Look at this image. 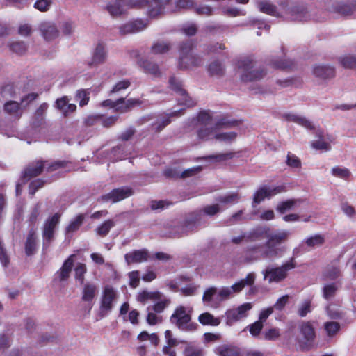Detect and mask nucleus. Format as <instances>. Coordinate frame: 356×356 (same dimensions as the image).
I'll list each match as a JSON object with an SVG mask.
<instances>
[{
    "mask_svg": "<svg viewBox=\"0 0 356 356\" xmlns=\"http://www.w3.org/2000/svg\"><path fill=\"white\" fill-rule=\"evenodd\" d=\"M84 216L83 214L78 215L76 218L70 222L69 225L65 229L66 234H70L77 231L81 225L83 224Z\"/></svg>",
    "mask_w": 356,
    "mask_h": 356,
    "instance_id": "48",
    "label": "nucleus"
},
{
    "mask_svg": "<svg viewBox=\"0 0 356 356\" xmlns=\"http://www.w3.org/2000/svg\"><path fill=\"white\" fill-rule=\"evenodd\" d=\"M327 312L332 319L341 320L346 323H350L353 321V318L347 316V311L343 310L334 305H330L327 307Z\"/></svg>",
    "mask_w": 356,
    "mask_h": 356,
    "instance_id": "27",
    "label": "nucleus"
},
{
    "mask_svg": "<svg viewBox=\"0 0 356 356\" xmlns=\"http://www.w3.org/2000/svg\"><path fill=\"white\" fill-rule=\"evenodd\" d=\"M281 6L292 20L302 21L308 16V9L305 4H297L287 8L286 3H282Z\"/></svg>",
    "mask_w": 356,
    "mask_h": 356,
    "instance_id": "19",
    "label": "nucleus"
},
{
    "mask_svg": "<svg viewBox=\"0 0 356 356\" xmlns=\"http://www.w3.org/2000/svg\"><path fill=\"white\" fill-rule=\"evenodd\" d=\"M63 165V163L61 161L55 162L50 165L44 164L42 161H37L27 166L24 170L23 177L24 179H29L40 175L44 168H46L48 172H52L62 167Z\"/></svg>",
    "mask_w": 356,
    "mask_h": 356,
    "instance_id": "15",
    "label": "nucleus"
},
{
    "mask_svg": "<svg viewBox=\"0 0 356 356\" xmlns=\"http://www.w3.org/2000/svg\"><path fill=\"white\" fill-rule=\"evenodd\" d=\"M230 298V291L228 286L217 288L211 286L205 290L202 301L211 306H218L220 302Z\"/></svg>",
    "mask_w": 356,
    "mask_h": 356,
    "instance_id": "9",
    "label": "nucleus"
},
{
    "mask_svg": "<svg viewBox=\"0 0 356 356\" xmlns=\"http://www.w3.org/2000/svg\"><path fill=\"white\" fill-rule=\"evenodd\" d=\"M138 64L146 73L150 74L155 77H159L161 74L158 65L147 59L141 58L138 61Z\"/></svg>",
    "mask_w": 356,
    "mask_h": 356,
    "instance_id": "37",
    "label": "nucleus"
},
{
    "mask_svg": "<svg viewBox=\"0 0 356 356\" xmlns=\"http://www.w3.org/2000/svg\"><path fill=\"white\" fill-rule=\"evenodd\" d=\"M75 30V24L71 20H63L59 23V31L63 35L70 36Z\"/></svg>",
    "mask_w": 356,
    "mask_h": 356,
    "instance_id": "45",
    "label": "nucleus"
},
{
    "mask_svg": "<svg viewBox=\"0 0 356 356\" xmlns=\"http://www.w3.org/2000/svg\"><path fill=\"white\" fill-rule=\"evenodd\" d=\"M60 215L58 213H55L46 220L42 230L44 248H47L50 245L51 241L54 240V232L57 225L60 222Z\"/></svg>",
    "mask_w": 356,
    "mask_h": 356,
    "instance_id": "16",
    "label": "nucleus"
},
{
    "mask_svg": "<svg viewBox=\"0 0 356 356\" xmlns=\"http://www.w3.org/2000/svg\"><path fill=\"white\" fill-rule=\"evenodd\" d=\"M234 155H235L234 152H229L224 153V154H215V155H210V156L204 157V159H211L216 162H220V161L231 159L234 156Z\"/></svg>",
    "mask_w": 356,
    "mask_h": 356,
    "instance_id": "59",
    "label": "nucleus"
},
{
    "mask_svg": "<svg viewBox=\"0 0 356 356\" xmlns=\"http://www.w3.org/2000/svg\"><path fill=\"white\" fill-rule=\"evenodd\" d=\"M290 235V231L286 229H276L274 231L270 229L268 235H266L267 240L264 245L272 259L282 255L285 248L282 245L288 241Z\"/></svg>",
    "mask_w": 356,
    "mask_h": 356,
    "instance_id": "3",
    "label": "nucleus"
},
{
    "mask_svg": "<svg viewBox=\"0 0 356 356\" xmlns=\"http://www.w3.org/2000/svg\"><path fill=\"white\" fill-rule=\"evenodd\" d=\"M273 68L276 69H289L291 68L293 66V62L291 60H277V59H273L270 61V63Z\"/></svg>",
    "mask_w": 356,
    "mask_h": 356,
    "instance_id": "55",
    "label": "nucleus"
},
{
    "mask_svg": "<svg viewBox=\"0 0 356 356\" xmlns=\"http://www.w3.org/2000/svg\"><path fill=\"white\" fill-rule=\"evenodd\" d=\"M15 94V88L12 84H7L3 86L0 91L1 96L6 100L13 97Z\"/></svg>",
    "mask_w": 356,
    "mask_h": 356,
    "instance_id": "62",
    "label": "nucleus"
},
{
    "mask_svg": "<svg viewBox=\"0 0 356 356\" xmlns=\"http://www.w3.org/2000/svg\"><path fill=\"white\" fill-rule=\"evenodd\" d=\"M146 310L147 313L146 321L149 325H155L162 322V316L154 312L149 306L147 307Z\"/></svg>",
    "mask_w": 356,
    "mask_h": 356,
    "instance_id": "49",
    "label": "nucleus"
},
{
    "mask_svg": "<svg viewBox=\"0 0 356 356\" xmlns=\"http://www.w3.org/2000/svg\"><path fill=\"white\" fill-rule=\"evenodd\" d=\"M212 116L210 111H202L197 116V136L202 140H209L215 138L216 129H229L235 127L240 124L241 121L228 118H222L216 122L214 124L211 123Z\"/></svg>",
    "mask_w": 356,
    "mask_h": 356,
    "instance_id": "2",
    "label": "nucleus"
},
{
    "mask_svg": "<svg viewBox=\"0 0 356 356\" xmlns=\"http://www.w3.org/2000/svg\"><path fill=\"white\" fill-rule=\"evenodd\" d=\"M153 305L149 306L151 309L154 310V312L157 314H160L163 312L165 308H167L170 304V299L163 296L161 293L159 296V298L156 299V302H154Z\"/></svg>",
    "mask_w": 356,
    "mask_h": 356,
    "instance_id": "43",
    "label": "nucleus"
},
{
    "mask_svg": "<svg viewBox=\"0 0 356 356\" xmlns=\"http://www.w3.org/2000/svg\"><path fill=\"white\" fill-rule=\"evenodd\" d=\"M280 330L276 327L266 330L263 333L264 339L268 341H276L280 338Z\"/></svg>",
    "mask_w": 356,
    "mask_h": 356,
    "instance_id": "57",
    "label": "nucleus"
},
{
    "mask_svg": "<svg viewBox=\"0 0 356 356\" xmlns=\"http://www.w3.org/2000/svg\"><path fill=\"white\" fill-rule=\"evenodd\" d=\"M270 231V227L267 226H259L246 232L247 241H256L262 239L264 237L266 238V235Z\"/></svg>",
    "mask_w": 356,
    "mask_h": 356,
    "instance_id": "34",
    "label": "nucleus"
},
{
    "mask_svg": "<svg viewBox=\"0 0 356 356\" xmlns=\"http://www.w3.org/2000/svg\"><path fill=\"white\" fill-rule=\"evenodd\" d=\"M302 338L298 341L299 348L301 350H309L314 344L316 334L312 322L305 321L299 325Z\"/></svg>",
    "mask_w": 356,
    "mask_h": 356,
    "instance_id": "11",
    "label": "nucleus"
},
{
    "mask_svg": "<svg viewBox=\"0 0 356 356\" xmlns=\"http://www.w3.org/2000/svg\"><path fill=\"white\" fill-rule=\"evenodd\" d=\"M284 191V186L275 187L264 186L260 188L253 195L252 207H257V205L260 204L265 198H270L273 195L283 192Z\"/></svg>",
    "mask_w": 356,
    "mask_h": 356,
    "instance_id": "18",
    "label": "nucleus"
},
{
    "mask_svg": "<svg viewBox=\"0 0 356 356\" xmlns=\"http://www.w3.org/2000/svg\"><path fill=\"white\" fill-rule=\"evenodd\" d=\"M330 10L340 15H352L356 10V3H350L345 1H336L333 3Z\"/></svg>",
    "mask_w": 356,
    "mask_h": 356,
    "instance_id": "24",
    "label": "nucleus"
},
{
    "mask_svg": "<svg viewBox=\"0 0 356 356\" xmlns=\"http://www.w3.org/2000/svg\"><path fill=\"white\" fill-rule=\"evenodd\" d=\"M338 288L337 283L325 284L323 288V298L326 300L332 298L335 296Z\"/></svg>",
    "mask_w": 356,
    "mask_h": 356,
    "instance_id": "53",
    "label": "nucleus"
},
{
    "mask_svg": "<svg viewBox=\"0 0 356 356\" xmlns=\"http://www.w3.org/2000/svg\"><path fill=\"white\" fill-rule=\"evenodd\" d=\"M124 257L128 264L131 263H141L148 260L149 254L146 250H138L126 254Z\"/></svg>",
    "mask_w": 356,
    "mask_h": 356,
    "instance_id": "31",
    "label": "nucleus"
},
{
    "mask_svg": "<svg viewBox=\"0 0 356 356\" xmlns=\"http://www.w3.org/2000/svg\"><path fill=\"white\" fill-rule=\"evenodd\" d=\"M115 225V223L113 220H106L97 227L96 232L102 236H105Z\"/></svg>",
    "mask_w": 356,
    "mask_h": 356,
    "instance_id": "51",
    "label": "nucleus"
},
{
    "mask_svg": "<svg viewBox=\"0 0 356 356\" xmlns=\"http://www.w3.org/2000/svg\"><path fill=\"white\" fill-rule=\"evenodd\" d=\"M252 308V303L245 302L227 309L225 313L226 325L232 326L237 322L243 321L248 316Z\"/></svg>",
    "mask_w": 356,
    "mask_h": 356,
    "instance_id": "10",
    "label": "nucleus"
},
{
    "mask_svg": "<svg viewBox=\"0 0 356 356\" xmlns=\"http://www.w3.org/2000/svg\"><path fill=\"white\" fill-rule=\"evenodd\" d=\"M340 62L346 68H356V56H346L340 58Z\"/></svg>",
    "mask_w": 356,
    "mask_h": 356,
    "instance_id": "61",
    "label": "nucleus"
},
{
    "mask_svg": "<svg viewBox=\"0 0 356 356\" xmlns=\"http://www.w3.org/2000/svg\"><path fill=\"white\" fill-rule=\"evenodd\" d=\"M184 356H204V350L202 348L193 345H188L184 350Z\"/></svg>",
    "mask_w": 356,
    "mask_h": 356,
    "instance_id": "56",
    "label": "nucleus"
},
{
    "mask_svg": "<svg viewBox=\"0 0 356 356\" xmlns=\"http://www.w3.org/2000/svg\"><path fill=\"white\" fill-rule=\"evenodd\" d=\"M118 104L116 107V111L120 113H126L130 111L132 108L138 106L142 104L143 102L139 99H129L125 100L124 98H120L118 99Z\"/></svg>",
    "mask_w": 356,
    "mask_h": 356,
    "instance_id": "33",
    "label": "nucleus"
},
{
    "mask_svg": "<svg viewBox=\"0 0 356 356\" xmlns=\"http://www.w3.org/2000/svg\"><path fill=\"white\" fill-rule=\"evenodd\" d=\"M118 296V291L113 286L106 285L104 288L99 307V313L102 317L105 316L112 310Z\"/></svg>",
    "mask_w": 356,
    "mask_h": 356,
    "instance_id": "12",
    "label": "nucleus"
},
{
    "mask_svg": "<svg viewBox=\"0 0 356 356\" xmlns=\"http://www.w3.org/2000/svg\"><path fill=\"white\" fill-rule=\"evenodd\" d=\"M237 68L242 81H253L262 79L266 72L261 67H256V60L252 57H245L237 62Z\"/></svg>",
    "mask_w": 356,
    "mask_h": 356,
    "instance_id": "4",
    "label": "nucleus"
},
{
    "mask_svg": "<svg viewBox=\"0 0 356 356\" xmlns=\"http://www.w3.org/2000/svg\"><path fill=\"white\" fill-rule=\"evenodd\" d=\"M193 43L187 41L180 47L179 67L181 69H188L202 64L201 58L192 53Z\"/></svg>",
    "mask_w": 356,
    "mask_h": 356,
    "instance_id": "7",
    "label": "nucleus"
},
{
    "mask_svg": "<svg viewBox=\"0 0 356 356\" xmlns=\"http://www.w3.org/2000/svg\"><path fill=\"white\" fill-rule=\"evenodd\" d=\"M69 101L67 96L62 97L56 101V107L63 113L64 116L69 115L76 109V106L74 104H70Z\"/></svg>",
    "mask_w": 356,
    "mask_h": 356,
    "instance_id": "32",
    "label": "nucleus"
},
{
    "mask_svg": "<svg viewBox=\"0 0 356 356\" xmlns=\"http://www.w3.org/2000/svg\"><path fill=\"white\" fill-rule=\"evenodd\" d=\"M76 100L79 102L80 106H83L88 103V93L85 90H79L76 95Z\"/></svg>",
    "mask_w": 356,
    "mask_h": 356,
    "instance_id": "64",
    "label": "nucleus"
},
{
    "mask_svg": "<svg viewBox=\"0 0 356 356\" xmlns=\"http://www.w3.org/2000/svg\"><path fill=\"white\" fill-rule=\"evenodd\" d=\"M199 322L203 325L218 326L220 323V318L215 317L209 312L201 314L198 316Z\"/></svg>",
    "mask_w": 356,
    "mask_h": 356,
    "instance_id": "42",
    "label": "nucleus"
},
{
    "mask_svg": "<svg viewBox=\"0 0 356 356\" xmlns=\"http://www.w3.org/2000/svg\"><path fill=\"white\" fill-rule=\"evenodd\" d=\"M218 356H241V353L238 347L231 344H222L217 346L214 350Z\"/></svg>",
    "mask_w": 356,
    "mask_h": 356,
    "instance_id": "29",
    "label": "nucleus"
},
{
    "mask_svg": "<svg viewBox=\"0 0 356 356\" xmlns=\"http://www.w3.org/2000/svg\"><path fill=\"white\" fill-rule=\"evenodd\" d=\"M325 330L330 337H333L340 329V325L337 322H327L324 325Z\"/></svg>",
    "mask_w": 356,
    "mask_h": 356,
    "instance_id": "60",
    "label": "nucleus"
},
{
    "mask_svg": "<svg viewBox=\"0 0 356 356\" xmlns=\"http://www.w3.org/2000/svg\"><path fill=\"white\" fill-rule=\"evenodd\" d=\"M334 69L330 65H318L313 68L314 75L322 80L332 78L334 76Z\"/></svg>",
    "mask_w": 356,
    "mask_h": 356,
    "instance_id": "28",
    "label": "nucleus"
},
{
    "mask_svg": "<svg viewBox=\"0 0 356 356\" xmlns=\"http://www.w3.org/2000/svg\"><path fill=\"white\" fill-rule=\"evenodd\" d=\"M282 117L285 120H286L288 122H292L297 123V124L305 127L306 129H313V128H314L312 122L309 120H307L306 118H305L303 116L297 115L296 113H284V114H283Z\"/></svg>",
    "mask_w": 356,
    "mask_h": 356,
    "instance_id": "35",
    "label": "nucleus"
},
{
    "mask_svg": "<svg viewBox=\"0 0 356 356\" xmlns=\"http://www.w3.org/2000/svg\"><path fill=\"white\" fill-rule=\"evenodd\" d=\"M184 108L173 111L169 113L165 114L159 118L157 122L154 124V129L156 131H161L165 126L169 124L171 122V117H178L181 115V112Z\"/></svg>",
    "mask_w": 356,
    "mask_h": 356,
    "instance_id": "38",
    "label": "nucleus"
},
{
    "mask_svg": "<svg viewBox=\"0 0 356 356\" xmlns=\"http://www.w3.org/2000/svg\"><path fill=\"white\" fill-rule=\"evenodd\" d=\"M42 36L45 40L51 41L57 38L60 31L56 24L51 21L42 22L38 26Z\"/></svg>",
    "mask_w": 356,
    "mask_h": 356,
    "instance_id": "21",
    "label": "nucleus"
},
{
    "mask_svg": "<svg viewBox=\"0 0 356 356\" xmlns=\"http://www.w3.org/2000/svg\"><path fill=\"white\" fill-rule=\"evenodd\" d=\"M191 315L184 306L177 307L170 318V321L182 331H193L196 329V324L191 323Z\"/></svg>",
    "mask_w": 356,
    "mask_h": 356,
    "instance_id": "8",
    "label": "nucleus"
},
{
    "mask_svg": "<svg viewBox=\"0 0 356 356\" xmlns=\"http://www.w3.org/2000/svg\"><path fill=\"white\" fill-rule=\"evenodd\" d=\"M169 84L170 88L179 96L178 97L179 105L184 106L185 107H191L195 104V102L183 88L182 82L179 79L175 76L171 77L169 80Z\"/></svg>",
    "mask_w": 356,
    "mask_h": 356,
    "instance_id": "17",
    "label": "nucleus"
},
{
    "mask_svg": "<svg viewBox=\"0 0 356 356\" xmlns=\"http://www.w3.org/2000/svg\"><path fill=\"white\" fill-rule=\"evenodd\" d=\"M133 195V190L129 187H122L112 190L110 193L102 195L104 202H112L113 203L121 201Z\"/></svg>",
    "mask_w": 356,
    "mask_h": 356,
    "instance_id": "20",
    "label": "nucleus"
},
{
    "mask_svg": "<svg viewBox=\"0 0 356 356\" xmlns=\"http://www.w3.org/2000/svg\"><path fill=\"white\" fill-rule=\"evenodd\" d=\"M106 58L107 51L105 46L103 44H98L93 51L90 60L88 62V65L91 67H97L104 64Z\"/></svg>",
    "mask_w": 356,
    "mask_h": 356,
    "instance_id": "23",
    "label": "nucleus"
},
{
    "mask_svg": "<svg viewBox=\"0 0 356 356\" xmlns=\"http://www.w3.org/2000/svg\"><path fill=\"white\" fill-rule=\"evenodd\" d=\"M261 259H272L264 244L254 245L247 248L241 257V262L250 264Z\"/></svg>",
    "mask_w": 356,
    "mask_h": 356,
    "instance_id": "14",
    "label": "nucleus"
},
{
    "mask_svg": "<svg viewBox=\"0 0 356 356\" xmlns=\"http://www.w3.org/2000/svg\"><path fill=\"white\" fill-rule=\"evenodd\" d=\"M255 274L254 273H249L247 276L238 282H235L231 286H228L230 291V298L234 293L241 292L245 286H252L255 281Z\"/></svg>",
    "mask_w": 356,
    "mask_h": 356,
    "instance_id": "25",
    "label": "nucleus"
},
{
    "mask_svg": "<svg viewBox=\"0 0 356 356\" xmlns=\"http://www.w3.org/2000/svg\"><path fill=\"white\" fill-rule=\"evenodd\" d=\"M170 44L165 42H157L152 47V51L154 54H163L169 51Z\"/></svg>",
    "mask_w": 356,
    "mask_h": 356,
    "instance_id": "58",
    "label": "nucleus"
},
{
    "mask_svg": "<svg viewBox=\"0 0 356 356\" xmlns=\"http://www.w3.org/2000/svg\"><path fill=\"white\" fill-rule=\"evenodd\" d=\"M225 66L220 62L215 60L208 66V72L212 76L220 77L224 75Z\"/></svg>",
    "mask_w": 356,
    "mask_h": 356,
    "instance_id": "44",
    "label": "nucleus"
},
{
    "mask_svg": "<svg viewBox=\"0 0 356 356\" xmlns=\"http://www.w3.org/2000/svg\"><path fill=\"white\" fill-rule=\"evenodd\" d=\"M52 3L49 0H37L33 6L41 12H46L50 9Z\"/></svg>",
    "mask_w": 356,
    "mask_h": 356,
    "instance_id": "63",
    "label": "nucleus"
},
{
    "mask_svg": "<svg viewBox=\"0 0 356 356\" xmlns=\"http://www.w3.org/2000/svg\"><path fill=\"white\" fill-rule=\"evenodd\" d=\"M87 273V267L85 264L77 263L74 268V278L80 284L84 283L85 274Z\"/></svg>",
    "mask_w": 356,
    "mask_h": 356,
    "instance_id": "47",
    "label": "nucleus"
},
{
    "mask_svg": "<svg viewBox=\"0 0 356 356\" xmlns=\"http://www.w3.org/2000/svg\"><path fill=\"white\" fill-rule=\"evenodd\" d=\"M300 200H289L285 202H280L277 204L276 209L281 213H284L287 211H289L293 207L296 206L298 202H300Z\"/></svg>",
    "mask_w": 356,
    "mask_h": 356,
    "instance_id": "52",
    "label": "nucleus"
},
{
    "mask_svg": "<svg viewBox=\"0 0 356 356\" xmlns=\"http://www.w3.org/2000/svg\"><path fill=\"white\" fill-rule=\"evenodd\" d=\"M147 25L142 20H136L127 23L120 27L121 35L134 33L143 31Z\"/></svg>",
    "mask_w": 356,
    "mask_h": 356,
    "instance_id": "26",
    "label": "nucleus"
},
{
    "mask_svg": "<svg viewBox=\"0 0 356 356\" xmlns=\"http://www.w3.org/2000/svg\"><path fill=\"white\" fill-rule=\"evenodd\" d=\"M325 242V237L321 234H315L305 238V243L308 247L316 248L322 245Z\"/></svg>",
    "mask_w": 356,
    "mask_h": 356,
    "instance_id": "50",
    "label": "nucleus"
},
{
    "mask_svg": "<svg viewBox=\"0 0 356 356\" xmlns=\"http://www.w3.org/2000/svg\"><path fill=\"white\" fill-rule=\"evenodd\" d=\"M171 0H112L108 2L105 9L112 17H120L132 8H148L151 16H156L162 12Z\"/></svg>",
    "mask_w": 356,
    "mask_h": 356,
    "instance_id": "1",
    "label": "nucleus"
},
{
    "mask_svg": "<svg viewBox=\"0 0 356 356\" xmlns=\"http://www.w3.org/2000/svg\"><path fill=\"white\" fill-rule=\"evenodd\" d=\"M237 134L234 131L222 132L215 134V139L227 143H232L236 140Z\"/></svg>",
    "mask_w": 356,
    "mask_h": 356,
    "instance_id": "54",
    "label": "nucleus"
},
{
    "mask_svg": "<svg viewBox=\"0 0 356 356\" xmlns=\"http://www.w3.org/2000/svg\"><path fill=\"white\" fill-rule=\"evenodd\" d=\"M160 293L159 291L144 290L138 293L136 299L143 304H145L147 301L156 302V299L159 298Z\"/></svg>",
    "mask_w": 356,
    "mask_h": 356,
    "instance_id": "41",
    "label": "nucleus"
},
{
    "mask_svg": "<svg viewBox=\"0 0 356 356\" xmlns=\"http://www.w3.org/2000/svg\"><path fill=\"white\" fill-rule=\"evenodd\" d=\"M241 198L238 193H229L218 197L217 200L223 204H233L237 203Z\"/></svg>",
    "mask_w": 356,
    "mask_h": 356,
    "instance_id": "46",
    "label": "nucleus"
},
{
    "mask_svg": "<svg viewBox=\"0 0 356 356\" xmlns=\"http://www.w3.org/2000/svg\"><path fill=\"white\" fill-rule=\"evenodd\" d=\"M74 257V254H71L65 260L60 268L56 273L55 279L60 282L67 280L73 268Z\"/></svg>",
    "mask_w": 356,
    "mask_h": 356,
    "instance_id": "22",
    "label": "nucleus"
},
{
    "mask_svg": "<svg viewBox=\"0 0 356 356\" xmlns=\"http://www.w3.org/2000/svg\"><path fill=\"white\" fill-rule=\"evenodd\" d=\"M316 137L317 140H315L311 143V146L316 150L321 151H329L331 149L330 142L327 141L324 136L323 132L318 131L316 133Z\"/></svg>",
    "mask_w": 356,
    "mask_h": 356,
    "instance_id": "36",
    "label": "nucleus"
},
{
    "mask_svg": "<svg viewBox=\"0 0 356 356\" xmlns=\"http://www.w3.org/2000/svg\"><path fill=\"white\" fill-rule=\"evenodd\" d=\"M37 248V236L33 229H31L28 233L25 242V252L29 256L33 254Z\"/></svg>",
    "mask_w": 356,
    "mask_h": 356,
    "instance_id": "39",
    "label": "nucleus"
},
{
    "mask_svg": "<svg viewBox=\"0 0 356 356\" xmlns=\"http://www.w3.org/2000/svg\"><path fill=\"white\" fill-rule=\"evenodd\" d=\"M296 268V263L293 259L283 264L278 267L269 266L262 271L264 279L268 283L280 282L284 280L288 275V272Z\"/></svg>",
    "mask_w": 356,
    "mask_h": 356,
    "instance_id": "5",
    "label": "nucleus"
},
{
    "mask_svg": "<svg viewBox=\"0 0 356 356\" xmlns=\"http://www.w3.org/2000/svg\"><path fill=\"white\" fill-rule=\"evenodd\" d=\"M261 259H272L264 244L254 245L247 248L241 257V262L250 264Z\"/></svg>",
    "mask_w": 356,
    "mask_h": 356,
    "instance_id": "13",
    "label": "nucleus"
},
{
    "mask_svg": "<svg viewBox=\"0 0 356 356\" xmlns=\"http://www.w3.org/2000/svg\"><path fill=\"white\" fill-rule=\"evenodd\" d=\"M81 289V299L84 302H91L96 296L97 288V286L92 282H84Z\"/></svg>",
    "mask_w": 356,
    "mask_h": 356,
    "instance_id": "30",
    "label": "nucleus"
},
{
    "mask_svg": "<svg viewBox=\"0 0 356 356\" xmlns=\"http://www.w3.org/2000/svg\"><path fill=\"white\" fill-rule=\"evenodd\" d=\"M257 6L259 8V10L264 13L275 16L277 17H281V15L277 10L276 6L268 1H258L257 2Z\"/></svg>",
    "mask_w": 356,
    "mask_h": 356,
    "instance_id": "40",
    "label": "nucleus"
},
{
    "mask_svg": "<svg viewBox=\"0 0 356 356\" xmlns=\"http://www.w3.org/2000/svg\"><path fill=\"white\" fill-rule=\"evenodd\" d=\"M37 97V94L31 93L21 99L20 103L15 101H6L3 104V111L10 118L18 120L19 119L24 108Z\"/></svg>",
    "mask_w": 356,
    "mask_h": 356,
    "instance_id": "6",
    "label": "nucleus"
}]
</instances>
